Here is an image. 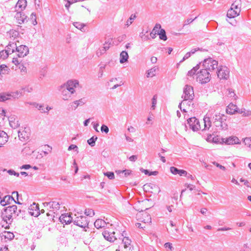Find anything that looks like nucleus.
Returning <instances> with one entry per match:
<instances>
[{"instance_id":"obj_1","label":"nucleus","mask_w":251,"mask_h":251,"mask_svg":"<svg viewBox=\"0 0 251 251\" xmlns=\"http://www.w3.org/2000/svg\"><path fill=\"white\" fill-rule=\"evenodd\" d=\"M22 210L18 209L16 205H10L5 207L1 212V217L4 222L6 223V226L2 225V226L5 228H9V225L13 222V219L19 216Z\"/></svg>"},{"instance_id":"obj_2","label":"nucleus","mask_w":251,"mask_h":251,"mask_svg":"<svg viewBox=\"0 0 251 251\" xmlns=\"http://www.w3.org/2000/svg\"><path fill=\"white\" fill-rule=\"evenodd\" d=\"M197 80L201 84L208 82L211 79V74L209 71L203 68L196 74Z\"/></svg>"},{"instance_id":"obj_3","label":"nucleus","mask_w":251,"mask_h":251,"mask_svg":"<svg viewBox=\"0 0 251 251\" xmlns=\"http://www.w3.org/2000/svg\"><path fill=\"white\" fill-rule=\"evenodd\" d=\"M218 64L217 61L213 60L212 58H208L203 61L202 68L210 72L218 69Z\"/></svg>"},{"instance_id":"obj_4","label":"nucleus","mask_w":251,"mask_h":251,"mask_svg":"<svg viewBox=\"0 0 251 251\" xmlns=\"http://www.w3.org/2000/svg\"><path fill=\"white\" fill-rule=\"evenodd\" d=\"M183 101L192 100L194 98V93L193 87L186 85L183 89V95L182 96Z\"/></svg>"},{"instance_id":"obj_5","label":"nucleus","mask_w":251,"mask_h":251,"mask_svg":"<svg viewBox=\"0 0 251 251\" xmlns=\"http://www.w3.org/2000/svg\"><path fill=\"white\" fill-rule=\"evenodd\" d=\"M45 207H48L50 212L54 214L59 210L60 208V204L58 201H52L50 202H45L43 203Z\"/></svg>"},{"instance_id":"obj_6","label":"nucleus","mask_w":251,"mask_h":251,"mask_svg":"<svg viewBox=\"0 0 251 251\" xmlns=\"http://www.w3.org/2000/svg\"><path fill=\"white\" fill-rule=\"evenodd\" d=\"M79 85L78 81L77 80H69L66 83L62 85L61 88H66L71 92V94H74L75 92V88Z\"/></svg>"},{"instance_id":"obj_7","label":"nucleus","mask_w":251,"mask_h":251,"mask_svg":"<svg viewBox=\"0 0 251 251\" xmlns=\"http://www.w3.org/2000/svg\"><path fill=\"white\" fill-rule=\"evenodd\" d=\"M218 77L220 79L227 80L229 76V69L226 66H221L217 72Z\"/></svg>"},{"instance_id":"obj_8","label":"nucleus","mask_w":251,"mask_h":251,"mask_svg":"<svg viewBox=\"0 0 251 251\" xmlns=\"http://www.w3.org/2000/svg\"><path fill=\"white\" fill-rule=\"evenodd\" d=\"M75 225L79 226L82 228L88 227L89 221L87 217L85 216H80L76 217L74 221Z\"/></svg>"},{"instance_id":"obj_9","label":"nucleus","mask_w":251,"mask_h":251,"mask_svg":"<svg viewBox=\"0 0 251 251\" xmlns=\"http://www.w3.org/2000/svg\"><path fill=\"white\" fill-rule=\"evenodd\" d=\"M187 124L193 131H197L201 128L199 121L195 117H192L187 120Z\"/></svg>"},{"instance_id":"obj_10","label":"nucleus","mask_w":251,"mask_h":251,"mask_svg":"<svg viewBox=\"0 0 251 251\" xmlns=\"http://www.w3.org/2000/svg\"><path fill=\"white\" fill-rule=\"evenodd\" d=\"M28 212L30 215L35 217H38L40 214V210L38 204L35 202L33 203V204L30 205L29 207Z\"/></svg>"},{"instance_id":"obj_11","label":"nucleus","mask_w":251,"mask_h":251,"mask_svg":"<svg viewBox=\"0 0 251 251\" xmlns=\"http://www.w3.org/2000/svg\"><path fill=\"white\" fill-rule=\"evenodd\" d=\"M16 51L18 52L17 56L19 57H25L29 52L28 48L25 45L17 46Z\"/></svg>"},{"instance_id":"obj_12","label":"nucleus","mask_w":251,"mask_h":251,"mask_svg":"<svg viewBox=\"0 0 251 251\" xmlns=\"http://www.w3.org/2000/svg\"><path fill=\"white\" fill-rule=\"evenodd\" d=\"M28 128L25 127L18 131V136L21 141H24L29 138L30 133Z\"/></svg>"},{"instance_id":"obj_13","label":"nucleus","mask_w":251,"mask_h":251,"mask_svg":"<svg viewBox=\"0 0 251 251\" xmlns=\"http://www.w3.org/2000/svg\"><path fill=\"white\" fill-rule=\"evenodd\" d=\"M115 232H109L107 230H105L102 232V235L105 240L110 242H113L117 239V238L115 236Z\"/></svg>"},{"instance_id":"obj_14","label":"nucleus","mask_w":251,"mask_h":251,"mask_svg":"<svg viewBox=\"0 0 251 251\" xmlns=\"http://www.w3.org/2000/svg\"><path fill=\"white\" fill-rule=\"evenodd\" d=\"M10 126L15 129L19 126L20 124L17 118L15 115H11L8 117Z\"/></svg>"},{"instance_id":"obj_15","label":"nucleus","mask_w":251,"mask_h":251,"mask_svg":"<svg viewBox=\"0 0 251 251\" xmlns=\"http://www.w3.org/2000/svg\"><path fill=\"white\" fill-rule=\"evenodd\" d=\"M26 6V0H19L15 6V11L22 12Z\"/></svg>"},{"instance_id":"obj_16","label":"nucleus","mask_w":251,"mask_h":251,"mask_svg":"<svg viewBox=\"0 0 251 251\" xmlns=\"http://www.w3.org/2000/svg\"><path fill=\"white\" fill-rule=\"evenodd\" d=\"M59 219L63 224H69L72 222V217L68 214H63L61 215Z\"/></svg>"},{"instance_id":"obj_17","label":"nucleus","mask_w":251,"mask_h":251,"mask_svg":"<svg viewBox=\"0 0 251 251\" xmlns=\"http://www.w3.org/2000/svg\"><path fill=\"white\" fill-rule=\"evenodd\" d=\"M16 19L18 21V23L22 24L24 23L25 21H27V16L25 14L20 11H18L16 16Z\"/></svg>"},{"instance_id":"obj_18","label":"nucleus","mask_w":251,"mask_h":251,"mask_svg":"<svg viewBox=\"0 0 251 251\" xmlns=\"http://www.w3.org/2000/svg\"><path fill=\"white\" fill-rule=\"evenodd\" d=\"M226 121H213V123L216 127H219L220 129L225 130L227 128V125L226 123Z\"/></svg>"},{"instance_id":"obj_19","label":"nucleus","mask_w":251,"mask_h":251,"mask_svg":"<svg viewBox=\"0 0 251 251\" xmlns=\"http://www.w3.org/2000/svg\"><path fill=\"white\" fill-rule=\"evenodd\" d=\"M86 102L85 98H82L79 100L74 101L71 103V106L74 110L76 109L79 106H82L84 105Z\"/></svg>"},{"instance_id":"obj_20","label":"nucleus","mask_w":251,"mask_h":251,"mask_svg":"<svg viewBox=\"0 0 251 251\" xmlns=\"http://www.w3.org/2000/svg\"><path fill=\"white\" fill-rule=\"evenodd\" d=\"M8 139V136L7 133L3 131H0V147L4 145Z\"/></svg>"},{"instance_id":"obj_21","label":"nucleus","mask_w":251,"mask_h":251,"mask_svg":"<svg viewBox=\"0 0 251 251\" xmlns=\"http://www.w3.org/2000/svg\"><path fill=\"white\" fill-rule=\"evenodd\" d=\"M240 10H235L231 8L227 11L226 16L229 18H233L239 15Z\"/></svg>"},{"instance_id":"obj_22","label":"nucleus","mask_w":251,"mask_h":251,"mask_svg":"<svg viewBox=\"0 0 251 251\" xmlns=\"http://www.w3.org/2000/svg\"><path fill=\"white\" fill-rule=\"evenodd\" d=\"M106 225V222L101 219L96 220L94 223L95 227L98 229L104 227Z\"/></svg>"},{"instance_id":"obj_23","label":"nucleus","mask_w":251,"mask_h":251,"mask_svg":"<svg viewBox=\"0 0 251 251\" xmlns=\"http://www.w3.org/2000/svg\"><path fill=\"white\" fill-rule=\"evenodd\" d=\"M226 112L227 114H233L236 112H237V106L236 105H235L232 103H230L227 106V108L226 109Z\"/></svg>"},{"instance_id":"obj_24","label":"nucleus","mask_w":251,"mask_h":251,"mask_svg":"<svg viewBox=\"0 0 251 251\" xmlns=\"http://www.w3.org/2000/svg\"><path fill=\"white\" fill-rule=\"evenodd\" d=\"M131 241L128 237H125L122 239V244L124 245L125 249L129 251L131 249Z\"/></svg>"},{"instance_id":"obj_25","label":"nucleus","mask_w":251,"mask_h":251,"mask_svg":"<svg viewBox=\"0 0 251 251\" xmlns=\"http://www.w3.org/2000/svg\"><path fill=\"white\" fill-rule=\"evenodd\" d=\"M17 47V46L15 43L9 42V43L6 47V51H7V52L11 54L12 53L14 52L15 50H16Z\"/></svg>"},{"instance_id":"obj_26","label":"nucleus","mask_w":251,"mask_h":251,"mask_svg":"<svg viewBox=\"0 0 251 251\" xmlns=\"http://www.w3.org/2000/svg\"><path fill=\"white\" fill-rule=\"evenodd\" d=\"M225 143L227 145H233L239 144L240 142L239 139L237 137L233 136L227 138Z\"/></svg>"},{"instance_id":"obj_27","label":"nucleus","mask_w":251,"mask_h":251,"mask_svg":"<svg viewBox=\"0 0 251 251\" xmlns=\"http://www.w3.org/2000/svg\"><path fill=\"white\" fill-rule=\"evenodd\" d=\"M128 55L126 51H122L120 55V62L123 64L127 61Z\"/></svg>"},{"instance_id":"obj_28","label":"nucleus","mask_w":251,"mask_h":251,"mask_svg":"<svg viewBox=\"0 0 251 251\" xmlns=\"http://www.w3.org/2000/svg\"><path fill=\"white\" fill-rule=\"evenodd\" d=\"M63 90L62 91V99L65 100H68L72 94L66 88H63Z\"/></svg>"},{"instance_id":"obj_29","label":"nucleus","mask_w":251,"mask_h":251,"mask_svg":"<svg viewBox=\"0 0 251 251\" xmlns=\"http://www.w3.org/2000/svg\"><path fill=\"white\" fill-rule=\"evenodd\" d=\"M158 69V67L156 66H155L149 70L148 71V72L147 73V76L148 77H153L155 75L156 71Z\"/></svg>"},{"instance_id":"obj_30","label":"nucleus","mask_w":251,"mask_h":251,"mask_svg":"<svg viewBox=\"0 0 251 251\" xmlns=\"http://www.w3.org/2000/svg\"><path fill=\"white\" fill-rule=\"evenodd\" d=\"M226 116L220 113L215 114L213 118V121L226 120Z\"/></svg>"},{"instance_id":"obj_31","label":"nucleus","mask_w":251,"mask_h":251,"mask_svg":"<svg viewBox=\"0 0 251 251\" xmlns=\"http://www.w3.org/2000/svg\"><path fill=\"white\" fill-rule=\"evenodd\" d=\"M203 123L204 128L203 129L206 130L209 129L211 126V122L209 117H204L203 118Z\"/></svg>"},{"instance_id":"obj_32","label":"nucleus","mask_w":251,"mask_h":251,"mask_svg":"<svg viewBox=\"0 0 251 251\" xmlns=\"http://www.w3.org/2000/svg\"><path fill=\"white\" fill-rule=\"evenodd\" d=\"M10 100V95L9 93H0V101L4 102L7 100Z\"/></svg>"},{"instance_id":"obj_33","label":"nucleus","mask_w":251,"mask_h":251,"mask_svg":"<svg viewBox=\"0 0 251 251\" xmlns=\"http://www.w3.org/2000/svg\"><path fill=\"white\" fill-rule=\"evenodd\" d=\"M200 69V65H197L196 66L194 67L192 69L188 72V75L193 76L194 75H196V72L198 69Z\"/></svg>"},{"instance_id":"obj_34","label":"nucleus","mask_w":251,"mask_h":251,"mask_svg":"<svg viewBox=\"0 0 251 251\" xmlns=\"http://www.w3.org/2000/svg\"><path fill=\"white\" fill-rule=\"evenodd\" d=\"M159 36V38L161 40L166 41L167 39V36L166 34V31L164 29H161L160 32L158 33Z\"/></svg>"},{"instance_id":"obj_35","label":"nucleus","mask_w":251,"mask_h":251,"mask_svg":"<svg viewBox=\"0 0 251 251\" xmlns=\"http://www.w3.org/2000/svg\"><path fill=\"white\" fill-rule=\"evenodd\" d=\"M10 203L11 202L9 201V199L8 198V196L7 195L4 196L0 201V204L3 206Z\"/></svg>"},{"instance_id":"obj_36","label":"nucleus","mask_w":251,"mask_h":251,"mask_svg":"<svg viewBox=\"0 0 251 251\" xmlns=\"http://www.w3.org/2000/svg\"><path fill=\"white\" fill-rule=\"evenodd\" d=\"M9 93V95H10V99L11 98L13 99H18L22 95V93L20 91H16V92H11Z\"/></svg>"},{"instance_id":"obj_37","label":"nucleus","mask_w":251,"mask_h":251,"mask_svg":"<svg viewBox=\"0 0 251 251\" xmlns=\"http://www.w3.org/2000/svg\"><path fill=\"white\" fill-rule=\"evenodd\" d=\"M15 194H16V196H17V201H16L12 196H11L10 195H7L8 196V198L9 199V201H10V202L11 201H14V202L15 203L21 204V203L18 201L19 194H18V192L17 191H14V192H12V195H14Z\"/></svg>"},{"instance_id":"obj_38","label":"nucleus","mask_w":251,"mask_h":251,"mask_svg":"<svg viewBox=\"0 0 251 251\" xmlns=\"http://www.w3.org/2000/svg\"><path fill=\"white\" fill-rule=\"evenodd\" d=\"M97 139L98 137L97 136H93L87 140V143L91 147H94L95 145V142Z\"/></svg>"},{"instance_id":"obj_39","label":"nucleus","mask_w":251,"mask_h":251,"mask_svg":"<svg viewBox=\"0 0 251 251\" xmlns=\"http://www.w3.org/2000/svg\"><path fill=\"white\" fill-rule=\"evenodd\" d=\"M143 216H144V217L145 218V219H144L143 220H142V222L146 224V223H148V224H150L151 223V216L148 214V213H145L143 214Z\"/></svg>"},{"instance_id":"obj_40","label":"nucleus","mask_w":251,"mask_h":251,"mask_svg":"<svg viewBox=\"0 0 251 251\" xmlns=\"http://www.w3.org/2000/svg\"><path fill=\"white\" fill-rule=\"evenodd\" d=\"M239 113L241 114H242L243 116H249L251 115V111L249 110H246L245 109H241L239 111Z\"/></svg>"},{"instance_id":"obj_41","label":"nucleus","mask_w":251,"mask_h":251,"mask_svg":"<svg viewBox=\"0 0 251 251\" xmlns=\"http://www.w3.org/2000/svg\"><path fill=\"white\" fill-rule=\"evenodd\" d=\"M4 237L9 240H12L14 237V235L13 233L9 231H6L4 232Z\"/></svg>"},{"instance_id":"obj_42","label":"nucleus","mask_w":251,"mask_h":251,"mask_svg":"<svg viewBox=\"0 0 251 251\" xmlns=\"http://www.w3.org/2000/svg\"><path fill=\"white\" fill-rule=\"evenodd\" d=\"M9 54H10L6 50H2L0 51V57L2 59H6L8 57Z\"/></svg>"},{"instance_id":"obj_43","label":"nucleus","mask_w":251,"mask_h":251,"mask_svg":"<svg viewBox=\"0 0 251 251\" xmlns=\"http://www.w3.org/2000/svg\"><path fill=\"white\" fill-rule=\"evenodd\" d=\"M136 17V16L135 14H132L130 18L126 22V25L127 26L130 25L132 23V20H134Z\"/></svg>"},{"instance_id":"obj_44","label":"nucleus","mask_w":251,"mask_h":251,"mask_svg":"<svg viewBox=\"0 0 251 251\" xmlns=\"http://www.w3.org/2000/svg\"><path fill=\"white\" fill-rule=\"evenodd\" d=\"M85 214L89 217H93L95 215L94 211L92 209H86L85 211Z\"/></svg>"},{"instance_id":"obj_45","label":"nucleus","mask_w":251,"mask_h":251,"mask_svg":"<svg viewBox=\"0 0 251 251\" xmlns=\"http://www.w3.org/2000/svg\"><path fill=\"white\" fill-rule=\"evenodd\" d=\"M198 17H196L194 19L189 18L184 21V24L183 25V27H185L186 25L191 24L193 21H194Z\"/></svg>"},{"instance_id":"obj_46","label":"nucleus","mask_w":251,"mask_h":251,"mask_svg":"<svg viewBox=\"0 0 251 251\" xmlns=\"http://www.w3.org/2000/svg\"><path fill=\"white\" fill-rule=\"evenodd\" d=\"M161 26L159 24H156L153 29V32H155V34H158L161 30Z\"/></svg>"},{"instance_id":"obj_47","label":"nucleus","mask_w":251,"mask_h":251,"mask_svg":"<svg viewBox=\"0 0 251 251\" xmlns=\"http://www.w3.org/2000/svg\"><path fill=\"white\" fill-rule=\"evenodd\" d=\"M228 94L227 95L230 98H234V99L236 100L237 98L236 94L234 93V91L232 89H228Z\"/></svg>"},{"instance_id":"obj_48","label":"nucleus","mask_w":251,"mask_h":251,"mask_svg":"<svg viewBox=\"0 0 251 251\" xmlns=\"http://www.w3.org/2000/svg\"><path fill=\"white\" fill-rule=\"evenodd\" d=\"M104 175L105 176H106L110 179H113L115 177L114 173L112 172H107L106 173H104Z\"/></svg>"},{"instance_id":"obj_49","label":"nucleus","mask_w":251,"mask_h":251,"mask_svg":"<svg viewBox=\"0 0 251 251\" xmlns=\"http://www.w3.org/2000/svg\"><path fill=\"white\" fill-rule=\"evenodd\" d=\"M217 139L216 137H213V135L211 134H209L207 136V137L206 138V140L208 142H212L214 143H217Z\"/></svg>"},{"instance_id":"obj_50","label":"nucleus","mask_w":251,"mask_h":251,"mask_svg":"<svg viewBox=\"0 0 251 251\" xmlns=\"http://www.w3.org/2000/svg\"><path fill=\"white\" fill-rule=\"evenodd\" d=\"M78 29L81 30L85 25L79 22H75L73 24Z\"/></svg>"},{"instance_id":"obj_51","label":"nucleus","mask_w":251,"mask_h":251,"mask_svg":"<svg viewBox=\"0 0 251 251\" xmlns=\"http://www.w3.org/2000/svg\"><path fill=\"white\" fill-rule=\"evenodd\" d=\"M30 19L32 21V24L33 25H37V22L36 21V16L35 14H34V13H32L30 15Z\"/></svg>"},{"instance_id":"obj_52","label":"nucleus","mask_w":251,"mask_h":251,"mask_svg":"<svg viewBox=\"0 0 251 251\" xmlns=\"http://www.w3.org/2000/svg\"><path fill=\"white\" fill-rule=\"evenodd\" d=\"M145 187H151V189H156L157 190V193H159L160 192V190L157 185L153 184H146L144 185Z\"/></svg>"},{"instance_id":"obj_53","label":"nucleus","mask_w":251,"mask_h":251,"mask_svg":"<svg viewBox=\"0 0 251 251\" xmlns=\"http://www.w3.org/2000/svg\"><path fill=\"white\" fill-rule=\"evenodd\" d=\"M8 69L6 65L2 64L0 65V74L1 73L4 74Z\"/></svg>"},{"instance_id":"obj_54","label":"nucleus","mask_w":251,"mask_h":251,"mask_svg":"<svg viewBox=\"0 0 251 251\" xmlns=\"http://www.w3.org/2000/svg\"><path fill=\"white\" fill-rule=\"evenodd\" d=\"M100 130L102 132H104L105 133H107L109 132V128L105 125H102L101 126Z\"/></svg>"},{"instance_id":"obj_55","label":"nucleus","mask_w":251,"mask_h":251,"mask_svg":"<svg viewBox=\"0 0 251 251\" xmlns=\"http://www.w3.org/2000/svg\"><path fill=\"white\" fill-rule=\"evenodd\" d=\"M179 169H178L177 168H176L175 167H170V171L174 175L178 174V172H179Z\"/></svg>"},{"instance_id":"obj_56","label":"nucleus","mask_w":251,"mask_h":251,"mask_svg":"<svg viewBox=\"0 0 251 251\" xmlns=\"http://www.w3.org/2000/svg\"><path fill=\"white\" fill-rule=\"evenodd\" d=\"M156 103H157V100H156V96H154L152 99V105H151V108L153 110H154L155 109Z\"/></svg>"},{"instance_id":"obj_57","label":"nucleus","mask_w":251,"mask_h":251,"mask_svg":"<svg viewBox=\"0 0 251 251\" xmlns=\"http://www.w3.org/2000/svg\"><path fill=\"white\" fill-rule=\"evenodd\" d=\"M244 142L246 145L250 147L251 145V138H246Z\"/></svg>"},{"instance_id":"obj_58","label":"nucleus","mask_w":251,"mask_h":251,"mask_svg":"<svg viewBox=\"0 0 251 251\" xmlns=\"http://www.w3.org/2000/svg\"><path fill=\"white\" fill-rule=\"evenodd\" d=\"M240 181L241 182H244V185L247 186L248 187H251L249 182L247 179L241 178L240 179Z\"/></svg>"},{"instance_id":"obj_59","label":"nucleus","mask_w":251,"mask_h":251,"mask_svg":"<svg viewBox=\"0 0 251 251\" xmlns=\"http://www.w3.org/2000/svg\"><path fill=\"white\" fill-rule=\"evenodd\" d=\"M37 109L41 111L42 113H47V111H46L44 108V106L43 104H38V106Z\"/></svg>"},{"instance_id":"obj_60","label":"nucleus","mask_w":251,"mask_h":251,"mask_svg":"<svg viewBox=\"0 0 251 251\" xmlns=\"http://www.w3.org/2000/svg\"><path fill=\"white\" fill-rule=\"evenodd\" d=\"M212 163L214 165H215L216 167L219 168L221 170H223L224 171H225L226 170V168L224 166L220 165V164L218 163L217 162H216L215 161L213 162Z\"/></svg>"},{"instance_id":"obj_61","label":"nucleus","mask_w":251,"mask_h":251,"mask_svg":"<svg viewBox=\"0 0 251 251\" xmlns=\"http://www.w3.org/2000/svg\"><path fill=\"white\" fill-rule=\"evenodd\" d=\"M77 149L78 147H77V146L74 144H72L68 147V150L71 151L72 150H75V151L78 152Z\"/></svg>"},{"instance_id":"obj_62","label":"nucleus","mask_w":251,"mask_h":251,"mask_svg":"<svg viewBox=\"0 0 251 251\" xmlns=\"http://www.w3.org/2000/svg\"><path fill=\"white\" fill-rule=\"evenodd\" d=\"M105 51H104L102 50V49H99L96 52V55L99 57L100 56V55H101L102 54H103V53H105Z\"/></svg>"},{"instance_id":"obj_63","label":"nucleus","mask_w":251,"mask_h":251,"mask_svg":"<svg viewBox=\"0 0 251 251\" xmlns=\"http://www.w3.org/2000/svg\"><path fill=\"white\" fill-rule=\"evenodd\" d=\"M178 174H179V176H186L187 174V173L185 170H179Z\"/></svg>"},{"instance_id":"obj_64","label":"nucleus","mask_w":251,"mask_h":251,"mask_svg":"<svg viewBox=\"0 0 251 251\" xmlns=\"http://www.w3.org/2000/svg\"><path fill=\"white\" fill-rule=\"evenodd\" d=\"M164 247L167 249V248H168L170 250H172V249H173V247L172 246V244L170 243H166L164 245Z\"/></svg>"}]
</instances>
